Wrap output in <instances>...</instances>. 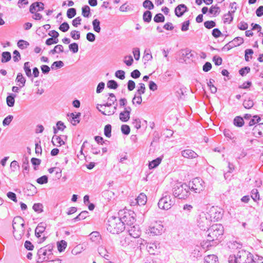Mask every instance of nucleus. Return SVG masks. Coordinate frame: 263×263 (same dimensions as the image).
<instances>
[{
  "instance_id": "nucleus-1",
  "label": "nucleus",
  "mask_w": 263,
  "mask_h": 263,
  "mask_svg": "<svg viewBox=\"0 0 263 263\" xmlns=\"http://www.w3.org/2000/svg\"><path fill=\"white\" fill-rule=\"evenodd\" d=\"M223 234V227L220 224H213L205 232V235L207 236V240L203 241L201 243L203 249L208 248L209 247L217 244V241L222 237Z\"/></svg>"
},
{
  "instance_id": "nucleus-2",
  "label": "nucleus",
  "mask_w": 263,
  "mask_h": 263,
  "mask_svg": "<svg viewBox=\"0 0 263 263\" xmlns=\"http://www.w3.org/2000/svg\"><path fill=\"white\" fill-rule=\"evenodd\" d=\"M13 233L15 239L20 240L25 233L24 220L21 216L15 217L12 221Z\"/></svg>"
},
{
  "instance_id": "nucleus-3",
  "label": "nucleus",
  "mask_w": 263,
  "mask_h": 263,
  "mask_svg": "<svg viewBox=\"0 0 263 263\" xmlns=\"http://www.w3.org/2000/svg\"><path fill=\"white\" fill-rule=\"evenodd\" d=\"M125 229L123 222L120 217L112 216L108 220L107 230L112 234H118Z\"/></svg>"
},
{
  "instance_id": "nucleus-4",
  "label": "nucleus",
  "mask_w": 263,
  "mask_h": 263,
  "mask_svg": "<svg viewBox=\"0 0 263 263\" xmlns=\"http://www.w3.org/2000/svg\"><path fill=\"white\" fill-rule=\"evenodd\" d=\"M174 197L179 199H185L190 193V186L186 184L176 183L173 189Z\"/></svg>"
},
{
  "instance_id": "nucleus-5",
  "label": "nucleus",
  "mask_w": 263,
  "mask_h": 263,
  "mask_svg": "<svg viewBox=\"0 0 263 263\" xmlns=\"http://www.w3.org/2000/svg\"><path fill=\"white\" fill-rule=\"evenodd\" d=\"M175 197H172L168 192L163 194L162 197L159 200L158 205L161 209L167 210L175 204Z\"/></svg>"
},
{
  "instance_id": "nucleus-6",
  "label": "nucleus",
  "mask_w": 263,
  "mask_h": 263,
  "mask_svg": "<svg viewBox=\"0 0 263 263\" xmlns=\"http://www.w3.org/2000/svg\"><path fill=\"white\" fill-rule=\"evenodd\" d=\"M150 235H160L164 232V227L160 221L152 222L147 230Z\"/></svg>"
},
{
  "instance_id": "nucleus-7",
  "label": "nucleus",
  "mask_w": 263,
  "mask_h": 263,
  "mask_svg": "<svg viewBox=\"0 0 263 263\" xmlns=\"http://www.w3.org/2000/svg\"><path fill=\"white\" fill-rule=\"evenodd\" d=\"M211 221H217L221 219L223 216L222 210L217 207H212L208 212L205 213Z\"/></svg>"
},
{
  "instance_id": "nucleus-8",
  "label": "nucleus",
  "mask_w": 263,
  "mask_h": 263,
  "mask_svg": "<svg viewBox=\"0 0 263 263\" xmlns=\"http://www.w3.org/2000/svg\"><path fill=\"white\" fill-rule=\"evenodd\" d=\"M188 186H190V190L199 193L202 191L205 187L204 181L200 178L193 179L192 182L189 183Z\"/></svg>"
},
{
  "instance_id": "nucleus-9",
  "label": "nucleus",
  "mask_w": 263,
  "mask_h": 263,
  "mask_svg": "<svg viewBox=\"0 0 263 263\" xmlns=\"http://www.w3.org/2000/svg\"><path fill=\"white\" fill-rule=\"evenodd\" d=\"M236 255L239 263H251L254 260L253 255L244 250L239 251Z\"/></svg>"
},
{
  "instance_id": "nucleus-10",
  "label": "nucleus",
  "mask_w": 263,
  "mask_h": 263,
  "mask_svg": "<svg viewBox=\"0 0 263 263\" xmlns=\"http://www.w3.org/2000/svg\"><path fill=\"white\" fill-rule=\"evenodd\" d=\"M197 223L199 228L201 230L205 231L206 229L209 228V227L211 225V221L205 213H202L200 215Z\"/></svg>"
},
{
  "instance_id": "nucleus-11",
  "label": "nucleus",
  "mask_w": 263,
  "mask_h": 263,
  "mask_svg": "<svg viewBox=\"0 0 263 263\" xmlns=\"http://www.w3.org/2000/svg\"><path fill=\"white\" fill-rule=\"evenodd\" d=\"M134 215V212H132V214L129 212L124 213V215L120 217V219L123 222V226H125V224L132 226L135 223L136 220Z\"/></svg>"
},
{
  "instance_id": "nucleus-12",
  "label": "nucleus",
  "mask_w": 263,
  "mask_h": 263,
  "mask_svg": "<svg viewBox=\"0 0 263 263\" xmlns=\"http://www.w3.org/2000/svg\"><path fill=\"white\" fill-rule=\"evenodd\" d=\"M181 155L184 158L193 159L198 157V155L194 151L190 149H184L181 152Z\"/></svg>"
},
{
  "instance_id": "nucleus-13",
  "label": "nucleus",
  "mask_w": 263,
  "mask_h": 263,
  "mask_svg": "<svg viewBox=\"0 0 263 263\" xmlns=\"http://www.w3.org/2000/svg\"><path fill=\"white\" fill-rule=\"evenodd\" d=\"M135 202H133L132 203L135 204H138L139 205H144L147 201L146 196L144 193H141L138 197L135 199Z\"/></svg>"
},
{
  "instance_id": "nucleus-14",
  "label": "nucleus",
  "mask_w": 263,
  "mask_h": 263,
  "mask_svg": "<svg viewBox=\"0 0 263 263\" xmlns=\"http://www.w3.org/2000/svg\"><path fill=\"white\" fill-rule=\"evenodd\" d=\"M187 10V8L184 4H180L175 8V13L178 17H181Z\"/></svg>"
},
{
  "instance_id": "nucleus-15",
  "label": "nucleus",
  "mask_w": 263,
  "mask_h": 263,
  "mask_svg": "<svg viewBox=\"0 0 263 263\" xmlns=\"http://www.w3.org/2000/svg\"><path fill=\"white\" fill-rule=\"evenodd\" d=\"M237 7L235 6L233 10L230 11L228 12V13L224 14V23H228V24H230L232 22L233 20V14L235 13Z\"/></svg>"
},
{
  "instance_id": "nucleus-16",
  "label": "nucleus",
  "mask_w": 263,
  "mask_h": 263,
  "mask_svg": "<svg viewBox=\"0 0 263 263\" xmlns=\"http://www.w3.org/2000/svg\"><path fill=\"white\" fill-rule=\"evenodd\" d=\"M129 236L134 238H138L140 235V231L138 227L135 226L131 227L128 230Z\"/></svg>"
},
{
  "instance_id": "nucleus-17",
  "label": "nucleus",
  "mask_w": 263,
  "mask_h": 263,
  "mask_svg": "<svg viewBox=\"0 0 263 263\" xmlns=\"http://www.w3.org/2000/svg\"><path fill=\"white\" fill-rule=\"evenodd\" d=\"M120 245L124 248L133 246L131 237L129 236H122L120 238Z\"/></svg>"
},
{
  "instance_id": "nucleus-18",
  "label": "nucleus",
  "mask_w": 263,
  "mask_h": 263,
  "mask_svg": "<svg viewBox=\"0 0 263 263\" xmlns=\"http://www.w3.org/2000/svg\"><path fill=\"white\" fill-rule=\"evenodd\" d=\"M81 116L80 113H78L75 114L74 113H71L69 115H68V116L70 117L71 119V122L73 125H76L77 123L80 122V120H79L80 117Z\"/></svg>"
},
{
  "instance_id": "nucleus-19",
  "label": "nucleus",
  "mask_w": 263,
  "mask_h": 263,
  "mask_svg": "<svg viewBox=\"0 0 263 263\" xmlns=\"http://www.w3.org/2000/svg\"><path fill=\"white\" fill-rule=\"evenodd\" d=\"M218 257L215 255H208L204 257V263H217Z\"/></svg>"
},
{
  "instance_id": "nucleus-20",
  "label": "nucleus",
  "mask_w": 263,
  "mask_h": 263,
  "mask_svg": "<svg viewBox=\"0 0 263 263\" xmlns=\"http://www.w3.org/2000/svg\"><path fill=\"white\" fill-rule=\"evenodd\" d=\"M52 143L54 145L59 146L65 144L64 141L59 136H54L52 139Z\"/></svg>"
},
{
  "instance_id": "nucleus-21",
  "label": "nucleus",
  "mask_w": 263,
  "mask_h": 263,
  "mask_svg": "<svg viewBox=\"0 0 263 263\" xmlns=\"http://www.w3.org/2000/svg\"><path fill=\"white\" fill-rule=\"evenodd\" d=\"M16 95L14 94H11L7 96L6 98L7 104L9 107H12L14 105L15 98Z\"/></svg>"
},
{
  "instance_id": "nucleus-22",
  "label": "nucleus",
  "mask_w": 263,
  "mask_h": 263,
  "mask_svg": "<svg viewBox=\"0 0 263 263\" xmlns=\"http://www.w3.org/2000/svg\"><path fill=\"white\" fill-rule=\"evenodd\" d=\"M47 254L46 252V250L44 248H40L37 251V255L39 256V259L40 260L39 261H43L45 259V256Z\"/></svg>"
},
{
  "instance_id": "nucleus-23",
  "label": "nucleus",
  "mask_w": 263,
  "mask_h": 263,
  "mask_svg": "<svg viewBox=\"0 0 263 263\" xmlns=\"http://www.w3.org/2000/svg\"><path fill=\"white\" fill-rule=\"evenodd\" d=\"M233 124L237 127H242L244 124L243 118L240 116L236 117L233 120Z\"/></svg>"
},
{
  "instance_id": "nucleus-24",
  "label": "nucleus",
  "mask_w": 263,
  "mask_h": 263,
  "mask_svg": "<svg viewBox=\"0 0 263 263\" xmlns=\"http://www.w3.org/2000/svg\"><path fill=\"white\" fill-rule=\"evenodd\" d=\"M162 161V158L160 157H158L155 160H153L149 163V168L153 169L156 167L159 164L161 163Z\"/></svg>"
},
{
  "instance_id": "nucleus-25",
  "label": "nucleus",
  "mask_w": 263,
  "mask_h": 263,
  "mask_svg": "<svg viewBox=\"0 0 263 263\" xmlns=\"http://www.w3.org/2000/svg\"><path fill=\"white\" fill-rule=\"evenodd\" d=\"M130 117V115L128 112H126L124 110L121 112L119 114L120 120L124 122H127Z\"/></svg>"
},
{
  "instance_id": "nucleus-26",
  "label": "nucleus",
  "mask_w": 263,
  "mask_h": 263,
  "mask_svg": "<svg viewBox=\"0 0 263 263\" xmlns=\"http://www.w3.org/2000/svg\"><path fill=\"white\" fill-rule=\"evenodd\" d=\"M93 30L95 32L99 33L101 31L100 22L98 19H95L92 22Z\"/></svg>"
},
{
  "instance_id": "nucleus-27",
  "label": "nucleus",
  "mask_w": 263,
  "mask_h": 263,
  "mask_svg": "<svg viewBox=\"0 0 263 263\" xmlns=\"http://www.w3.org/2000/svg\"><path fill=\"white\" fill-rule=\"evenodd\" d=\"M16 82L17 83H20V84H22L21 85L20 84H18V85L20 87H23L25 86V83H26V79L23 76V74L21 73H18L17 75L16 80Z\"/></svg>"
},
{
  "instance_id": "nucleus-28",
  "label": "nucleus",
  "mask_w": 263,
  "mask_h": 263,
  "mask_svg": "<svg viewBox=\"0 0 263 263\" xmlns=\"http://www.w3.org/2000/svg\"><path fill=\"white\" fill-rule=\"evenodd\" d=\"M24 69L26 76L28 77H31L32 76V73L30 68V64L29 62H26L24 63Z\"/></svg>"
},
{
  "instance_id": "nucleus-29",
  "label": "nucleus",
  "mask_w": 263,
  "mask_h": 263,
  "mask_svg": "<svg viewBox=\"0 0 263 263\" xmlns=\"http://www.w3.org/2000/svg\"><path fill=\"white\" fill-rule=\"evenodd\" d=\"M98 252L101 256L104 257V258H105L107 260H109V259L108 258L109 255L107 254V251L104 247H99L98 248Z\"/></svg>"
},
{
  "instance_id": "nucleus-30",
  "label": "nucleus",
  "mask_w": 263,
  "mask_h": 263,
  "mask_svg": "<svg viewBox=\"0 0 263 263\" xmlns=\"http://www.w3.org/2000/svg\"><path fill=\"white\" fill-rule=\"evenodd\" d=\"M2 58L1 61L2 63H6L10 60L11 58V54L9 52L5 51L2 53Z\"/></svg>"
},
{
  "instance_id": "nucleus-31",
  "label": "nucleus",
  "mask_w": 263,
  "mask_h": 263,
  "mask_svg": "<svg viewBox=\"0 0 263 263\" xmlns=\"http://www.w3.org/2000/svg\"><path fill=\"white\" fill-rule=\"evenodd\" d=\"M201 248L198 246H196L194 250V251L192 252V255L193 257L198 258L201 256Z\"/></svg>"
},
{
  "instance_id": "nucleus-32",
  "label": "nucleus",
  "mask_w": 263,
  "mask_h": 263,
  "mask_svg": "<svg viewBox=\"0 0 263 263\" xmlns=\"http://www.w3.org/2000/svg\"><path fill=\"white\" fill-rule=\"evenodd\" d=\"M90 9L88 6H84L82 8V14L85 17H88L90 16Z\"/></svg>"
},
{
  "instance_id": "nucleus-33",
  "label": "nucleus",
  "mask_w": 263,
  "mask_h": 263,
  "mask_svg": "<svg viewBox=\"0 0 263 263\" xmlns=\"http://www.w3.org/2000/svg\"><path fill=\"white\" fill-rule=\"evenodd\" d=\"M90 237L92 241L97 242L100 239V235L98 232L95 231L90 233Z\"/></svg>"
},
{
  "instance_id": "nucleus-34",
  "label": "nucleus",
  "mask_w": 263,
  "mask_h": 263,
  "mask_svg": "<svg viewBox=\"0 0 263 263\" xmlns=\"http://www.w3.org/2000/svg\"><path fill=\"white\" fill-rule=\"evenodd\" d=\"M209 12L215 16H217L220 13V8L217 5L212 6L209 10Z\"/></svg>"
},
{
  "instance_id": "nucleus-35",
  "label": "nucleus",
  "mask_w": 263,
  "mask_h": 263,
  "mask_svg": "<svg viewBox=\"0 0 263 263\" xmlns=\"http://www.w3.org/2000/svg\"><path fill=\"white\" fill-rule=\"evenodd\" d=\"M58 249L59 252L63 251L67 247V242L65 240H61L58 242Z\"/></svg>"
},
{
  "instance_id": "nucleus-36",
  "label": "nucleus",
  "mask_w": 263,
  "mask_h": 263,
  "mask_svg": "<svg viewBox=\"0 0 263 263\" xmlns=\"http://www.w3.org/2000/svg\"><path fill=\"white\" fill-rule=\"evenodd\" d=\"M63 51L64 50L63 46L61 45H58L55 46L53 49L50 50V53L54 54L55 53L63 52Z\"/></svg>"
},
{
  "instance_id": "nucleus-37",
  "label": "nucleus",
  "mask_w": 263,
  "mask_h": 263,
  "mask_svg": "<svg viewBox=\"0 0 263 263\" xmlns=\"http://www.w3.org/2000/svg\"><path fill=\"white\" fill-rule=\"evenodd\" d=\"M152 14L149 11H146L143 15V19L144 22L149 23L152 20Z\"/></svg>"
},
{
  "instance_id": "nucleus-38",
  "label": "nucleus",
  "mask_w": 263,
  "mask_h": 263,
  "mask_svg": "<svg viewBox=\"0 0 263 263\" xmlns=\"http://www.w3.org/2000/svg\"><path fill=\"white\" fill-rule=\"evenodd\" d=\"M243 38L241 37H236L231 42L233 43V44H234L235 47H236L241 45L243 43Z\"/></svg>"
},
{
  "instance_id": "nucleus-39",
  "label": "nucleus",
  "mask_w": 263,
  "mask_h": 263,
  "mask_svg": "<svg viewBox=\"0 0 263 263\" xmlns=\"http://www.w3.org/2000/svg\"><path fill=\"white\" fill-rule=\"evenodd\" d=\"M143 6L145 9H153L154 7L153 3L149 0H145L143 3Z\"/></svg>"
},
{
  "instance_id": "nucleus-40",
  "label": "nucleus",
  "mask_w": 263,
  "mask_h": 263,
  "mask_svg": "<svg viewBox=\"0 0 263 263\" xmlns=\"http://www.w3.org/2000/svg\"><path fill=\"white\" fill-rule=\"evenodd\" d=\"M243 105L245 108L250 109L253 107V106L254 105V103L253 100H252L250 99H249L248 100H245L243 101Z\"/></svg>"
},
{
  "instance_id": "nucleus-41",
  "label": "nucleus",
  "mask_w": 263,
  "mask_h": 263,
  "mask_svg": "<svg viewBox=\"0 0 263 263\" xmlns=\"http://www.w3.org/2000/svg\"><path fill=\"white\" fill-rule=\"evenodd\" d=\"M139 87L138 89L137 90L136 93L137 95H142V94H144L145 91V84L142 83H140L139 84Z\"/></svg>"
},
{
  "instance_id": "nucleus-42",
  "label": "nucleus",
  "mask_w": 263,
  "mask_h": 263,
  "mask_svg": "<svg viewBox=\"0 0 263 263\" xmlns=\"http://www.w3.org/2000/svg\"><path fill=\"white\" fill-rule=\"evenodd\" d=\"M251 197L254 201H256L259 199V195L258 190L254 189L251 191Z\"/></svg>"
},
{
  "instance_id": "nucleus-43",
  "label": "nucleus",
  "mask_w": 263,
  "mask_h": 263,
  "mask_svg": "<svg viewBox=\"0 0 263 263\" xmlns=\"http://www.w3.org/2000/svg\"><path fill=\"white\" fill-rule=\"evenodd\" d=\"M64 66V63L61 61L54 62L51 65V68L52 69L60 68Z\"/></svg>"
},
{
  "instance_id": "nucleus-44",
  "label": "nucleus",
  "mask_w": 263,
  "mask_h": 263,
  "mask_svg": "<svg viewBox=\"0 0 263 263\" xmlns=\"http://www.w3.org/2000/svg\"><path fill=\"white\" fill-rule=\"evenodd\" d=\"M164 20V16L161 13L157 14L154 17V21L156 23L163 22Z\"/></svg>"
},
{
  "instance_id": "nucleus-45",
  "label": "nucleus",
  "mask_w": 263,
  "mask_h": 263,
  "mask_svg": "<svg viewBox=\"0 0 263 263\" xmlns=\"http://www.w3.org/2000/svg\"><path fill=\"white\" fill-rule=\"evenodd\" d=\"M107 86L108 88L110 89H115L118 88V84L117 82L115 80H109L108 81L107 83Z\"/></svg>"
},
{
  "instance_id": "nucleus-46",
  "label": "nucleus",
  "mask_w": 263,
  "mask_h": 263,
  "mask_svg": "<svg viewBox=\"0 0 263 263\" xmlns=\"http://www.w3.org/2000/svg\"><path fill=\"white\" fill-rule=\"evenodd\" d=\"M111 126L110 124H107L104 127V135L106 137L110 138L111 137Z\"/></svg>"
},
{
  "instance_id": "nucleus-47",
  "label": "nucleus",
  "mask_w": 263,
  "mask_h": 263,
  "mask_svg": "<svg viewBox=\"0 0 263 263\" xmlns=\"http://www.w3.org/2000/svg\"><path fill=\"white\" fill-rule=\"evenodd\" d=\"M134 60L131 55H127L124 57V62L128 66L133 64Z\"/></svg>"
},
{
  "instance_id": "nucleus-48",
  "label": "nucleus",
  "mask_w": 263,
  "mask_h": 263,
  "mask_svg": "<svg viewBox=\"0 0 263 263\" xmlns=\"http://www.w3.org/2000/svg\"><path fill=\"white\" fill-rule=\"evenodd\" d=\"M142 97L140 95H137V93L135 94L134 97L133 99L132 102L133 104H135V102L140 105L142 103Z\"/></svg>"
},
{
  "instance_id": "nucleus-49",
  "label": "nucleus",
  "mask_w": 263,
  "mask_h": 263,
  "mask_svg": "<svg viewBox=\"0 0 263 263\" xmlns=\"http://www.w3.org/2000/svg\"><path fill=\"white\" fill-rule=\"evenodd\" d=\"M76 15V10L75 8H69L67 11V16L69 18L73 17Z\"/></svg>"
},
{
  "instance_id": "nucleus-50",
  "label": "nucleus",
  "mask_w": 263,
  "mask_h": 263,
  "mask_svg": "<svg viewBox=\"0 0 263 263\" xmlns=\"http://www.w3.org/2000/svg\"><path fill=\"white\" fill-rule=\"evenodd\" d=\"M43 204L40 203H34L33 205V209L37 213H41L43 211Z\"/></svg>"
},
{
  "instance_id": "nucleus-51",
  "label": "nucleus",
  "mask_w": 263,
  "mask_h": 263,
  "mask_svg": "<svg viewBox=\"0 0 263 263\" xmlns=\"http://www.w3.org/2000/svg\"><path fill=\"white\" fill-rule=\"evenodd\" d=\"M237 28L241 30H246L248 28V24L244 21H241L238 24Z\"/></svg>"
},
{
  "instance_id": "nucleus-52",
  "label": "nucleus",
  "mask_w": 263,
  "mask_h": 263,
  "mask_svg": "<svg viewBox=\"0 0 263 263\" xmlns=\"http://www.w3.org/2000/svg\"><path fill=\"white\" fill-rule=\"evenodd\" d=\"M157 248L156 245L154 243L148 244L146 246V249L148 252L152 254H155V249Z\"/></svg>"
},
{
  "instance_id": "nucleus-53",
  "label": "nucleus",
  "mask_w": 263,
  "mask_h": 263,
  "mask_svg": "<svg viewBox=\"0 0 263 263\" xmlns=\"http://www.w3.org/2000/svg\"><path fill=\"white\" fill-rule=\"evenodd\" d=\"M214 80L213 79H210L209 82L208 83V85L209 87L211 92L214 93L217 91V88L213 85Z\"/></svg>"
},
{
  "instance_id": "nucleus-54",
  "label": "nucleus",
  "mask_w": 263,
  "mask_h": 263,
  "mask_svg": "<svg viewBox=\"0 0 263 263\" xmlns=\"http://www.w3.org/2000/svg\"><path fill=\"white\" fill-rule=\"evenodd\" d=\"M204 25L207 29H211L216 26V23L213 21H207L204 23Z\"/></svg>"
},
{
  "instance_id": "nucleus-55",
  "label": "nucleus",
  "mask_w": 263,
  "mask_h": 263,
  "mask_svg": "<svg viewBox=\"0 0 263 263\" xmlns=\"http://www.w3.org/2000/svg\"><path fill=\"white\" fill-rule=\"evenodd\" d=\"M260 121V118L257 116H254L253 118L249 122V125L250 126L254 125L256 123L259 122Z\"/></svg>"
},
{
  "instance_id": "nucleus-56",
  "label": "nucleus",
  "mask_w": 263,
  "mask_h": 263,
  "mask_svg": "<svg viewBox=\"0 0 263 263\" xmlns=\"http://www.w3.org/2000/svg\"><path fill=\"white\" fill-rule=\"evenodd\" d=\"M45 229H46V224H45L43 222H41L39 224H38L35 230L37 231V232L42 233L44 232Z\"/></svg>"
},
{
  "instance_id": "nucleus-57",
  "label": "nucleus",
  "mask_w": 263,
  "mask_h": 263,
  "mask_svg": "<svg viewBox=\"0 0 263 263\" xmlns=\"http://www.w3.org/2000/svg\"><path fill=\"white\" fill-rule=\"evenodd\" d=\"M253 130H257L258 131V135L260 136H263V123L256 125Z\"/></svg>"
},
{
  "instance_id": "nucleus-58",
  "label": "nucleus",
  "mask_w": 263,
  "mask_h": 263,
  "mask_svg": "<svg viewBox=\"0 0 263 263\" xmlns=\"http://www.w3.org/2000/svg\"><path fill=\"white\" fill-rule=\"evenodd\" d=\"M69 49L73 53H77L79 50V46L77 43H73L69 45Z\"/></svg>"
},
{
  "instance_id": "nucleus-59",
  "label": "nucleus",
  "mask_w": 263,
  "mask_h": 263,
  "mask_svg": "<svg viewBox=\"0 0 263 263\" xmlns=\"http://www.w3.org/2000/svg\"><path fill=\"white\" fill-rule=\"evenodd\" d=\"M13 118V116L12 115H8L7 117H6L3 121V124L4 126H6L9 125V124L12 121V119Z\"/></svg>"
},
{
  "instance_id": "nucleus-60",
  "label": "nucleus",
  "mask_w": 263,
  "mask_h": 263,
  "mask_svg": "<svg viewBox=\"0 0 263 263\" xmlns=\"http://www.w3.org/2000/svg\"><path fill=\"white\" fill-rule=\"evenodd\" d=\"M115 76L121 80H123L125 79V72L122 70H118L115 72Z\"/></svg>"
},
{
  "instance_id": "nucleus-61",
  "label": "nucleus",
  "mask_w": 263,
  "mask_h": 263,
  "mask_svg": "<svg viewBox=\"0 0 263 263\" xmlns=\"http://www.w3.org/2000/svg\"><path fill=\"white\" fill-rule=\"evenodd\" d=\"M70 36L74 40H79L80 38V32L77 30H72L70 32Z\"/></svg>"
},
{
  "instance_id": "nucleus-62",
  "label": "nucleus",
  "mask_w": 263,
  "mask_h": 263,
  "mask_svg": "<svg viewBox=\"0 0 263 263\" xmlns=\"http://www.w3.org/2000/svg\"><path fill=\"white\" fill-rule=\"evenodd\" d=\"M69 28V24L67 22L63 23L59 27V29L63 32H66Z\"/></svg>"
},
{
  "instance_id": "nucleus-63",
  "label": "nucleus",
  "mask_w": 263,
  "mask_h": 263,
  "mask_svg": "<svg viewBox=\"0 0 263 263\" xmlns=\"http://www.w3.org/2000/svg\"><path fill=\"white\" fill-rule=\"evenodd\" d=\"M36 182L40 184L46 183L48 182V177L46 175H44L36 180Z\"/></svg>"
},
{
  "instance_id": "nucleus-64",
  "label": "nucleus",
  "mask_w": 263,
  "mask_h": 263,
  "mask_svg": "<svg viewBox=\"0 0 263 263\" xmlns=\"http://www.w3.org/2000/svg\"><path fill=\"white\" fill-rule=\"evenodd\" d=\"M228 261L229 263H239L237 256L235 255H230Z\"/></svg>"
}]
</instances>
